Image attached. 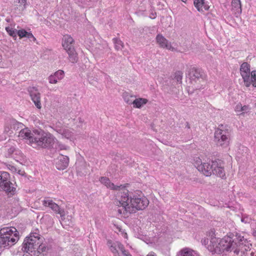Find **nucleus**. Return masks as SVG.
<instances>
[{
  "label": "nucleus",
  "mask_w": 256,
  "mask_h": 256,
  "mask_svg": "<svg viewBox=\"0 0 256 256\" xmlns=\"http://www.w3.org/2000/svg\"><path fill=\"white\" fill-rule=\"evenodd\" d=\"M17 172L18 174L20 175H21V176H24L25 174V172L22 170H18L17 169V172Z\"/></svg>",
  "instance_id": "ea45409f"
},
{
  "label": "nucleus",
  "mask_w": 256,
  "mask_h": 256,
  "mask_svg": "<svg viewBox=\"0 0 256 256\" xmlns=\"http://www.w3.org/2000/svg\"><path fill=\"white\" fill-rule=\"evenodd\" d=\"M8 168L12 172H17V168L16 166L12 164H6Z\"/></svg>",
  "instance_id": "f704fd0d"
},
{
  "label": "nucleus",
  "mask_w": 256,
  "mask_h": 256,
  "mask_svg": "<svg viewBox=\"0 0 256 256\" xmlns=\"http://www.w3.org/2000/svg\"><path fill=\"white\" fill-rule=\"evenodd\" d=\"M23 154L22 152L18 149H16L14 147H11L8 149L7 152L6 154V157H12L16 160L18 158V156L22 157Z\"/></svg>",
  "instance_id": "f3484780"
},
{
  "label": "nucleus",
  "mask_w": 256,
  "mask_h": 256,
  "mask_svg": "<svg viewBox=\"0 0 256 256\" xmlns=\"http://www.w3.org/2000/svg\"><path fill=\"white\" fill-rule=\"evenodd\" d=\"M150 17L152 18V19H154L156 18V13L154 12V13H152L150 16Z\"/></svg>",
  "instance_id": "79ce46f5"
},
{
  "label": "nucleus",
  "mask_w": 256,
  "mask_h": 256,
  "mask_svg": "<svg viewBox=\"0 0 256 256\" xmlns=\"http://www.w3.org/2000/svg\"><path fill=\"white\" fill-rule=\"evenodd\" d=\"M116 228L118 229V230L120 232H122V229L121 228H120V226H116Z\"/></svg>",
  "instance_id": "a18cd8bd"
},
{
  "label": "nucleus",
  "mask_w": 256,
  "mask_h": 256,
  "mask_svg": "<svg viewBox=\"0 0 256 256\" xmlns=\"http://www.w3.org/2000/svg\"><path fill=\"white\" fill-rule=\"evenodd\" d=\"M18 137L26 140L34 148H48L54 142L52 136L45 132L42 129H22Z\"/></svg>",
  "instance_id": "f03ea898"
},
{
  "label": "nucleus",
  "mask_w": 256,
  "mask_h": 256,
  "mask_svg": "<svg viewBox=\"0 0 256 256\" xmlns=\"http://www.w3.org/2000/svg\"><path fill=\"white\" fill-rule=\"evenodd\" d=\"M114 203L116 206L123 208V210H118V214L125 215L145 209L149 204V200L144 196H133L130 198L128 190L125 188L122 192L115 194Z\"/></svg>",
  "instance_id": "f257e3e1"
},
{
  "label": "nucleus",
  "mask_w": 256,
  "mask_h": 256,
  "mask_svg": "<svg viewBox=\"0 0 256 256\" xmlns=\"http://www.w3.org/2000/svg\"><path fill=\"white\" fill-rule=\"evenodd\" d=\"M203 163L199 157H196L194 159L193 164L198 170H199V166H202Z\"/></svg>",
  "instance_id": "7c9ffc66"
},
{
  "label": "nucleus",
  "mask_w": 256,
  "mask_h": 256,
  "mask_svg": "<svg viewBox=\"0 0 256 256\" xmlns=\"http://www.w3.org/2000/svg\"><path fill=\"white\" fill-rule=\"evenodd\" d=\"M100 181L106 188L110 190H116V193L119 192H123L124 189L126 188L128 186V184L116 186L114 183L112 182L107 177H101L100 179Z\"/></svg>",
  "instance_id": "1a4fd4ad"
},
{
  "label": "nucleus",
  "mask_w": 256,
  "mask_h": 256,
  "mask_svg": "<svg viewBox=\"0 0 256 256\" xmlns=\"http://www.w3.org/2000/svg\"><path fill=\"white\" fill-rule=\"evenodd\" d=\"M68 54V60L72 64H75L78 62V56L74 48H70L68 50H66Z\"/></svg>",
  "instance_id": "4be33fe9"
},
{
  "label": "nucleus",
  "mask_w": 256,
  "mask_h": 256,
  "mask_svg": "<svg viewBox=\"0 0 256 256\" xmlns=\"http://www.w3.org/2000/svg\"><path fill=\"white\" fill-rule=\"evenodd\" d=\"M228 134L226 129H217L214 133V140L221 146H222L225 143L228 144Z\"/></svg>",
  "instance_id": "0eeeda50"
},
{
  "label": "nucleus",
  "mask_w": 256,
  "mask_h": 256,
  "mask_svg": "<svg viewBox=\"0 0 256 256\" xmlns=\"http://www.w3.org/2000/svg\"><path fill=\"white\" fill-rule=\"evenodd\" d=\"M148 100L144 98H136L132 102H130L133 104V106L136 108H140L142 106L146 104Z\"/></svg>",
  "instance_id": "5701e85b"
},
{
  "label": "nucleus",
  "mask_w": 256,
  "mask_h": 256,
  "mask_svg": "<svg viewBox=\"0 0 256 256\" xmlns=\"http://www.w3.org/2000/svg\"><path fill=\"white\" fill-rule=\"evenodd\" d=\"M242 112L240 114V116H244L245 113L249 112L250 108L248 106H242Z\"/></svg>",
  "instance_id": "c9c22d12"
},
{
  "label": "nucleus",
  "mask_w": 256,
  "mask_h": 256,
  "mask_svg": "<svg viewBox=\"0 0 256 256\" xmlns=\"http://www.w3.org/2000/svg\"><path fill=\"white\" fill-rule=\"evenodd\" d=\"M156 41L159 46L162 48H166L171 51H176V49L172 46L171 42H169L162 34H158L156 36Z\"/></svg>",
  "instance_id": "f8f14e48"
},
{
  "label": "nucleus",
  "mask_w": 256,
  "mask_h": 256,
  "mask_svg": "<svg viewBox=\"0 0 256 256\" xmlns=\"http://www.w3.org/2000/svg\"><path fill=\"white\" fill-rule=\"evenodd\" d=\"M240 72L243 80L246 81V75L250 74V65L246 62H243L240 66Z\"/></svg>",
  "instance_id": "412c9836"
},
{
  "label": "nucleus",
  "mask_w": 256,
  "mask_h": 256,
  "mask_svg": "<svg viewBox=\"0 0 256 256\" xmlns=\"http://www.w3.org/2000/svg\"><path fill=\"white\" fill-rule=\"evenodd\" d=\"M28 32L24 30H21L17 31L16 34L20 37V38L26 37L27 34Z\"/></svg>",
  "instance_id": "72a5a7b5"
},
{
  "label": "nucleus",
  "mask_w": 256,
  "mask_h": 256,
  "mask_svg": "<svg viewBox=\"0 0 256 256\" xmlns=\"http://www.w3.org/2000/svg\"><path fill=\"white\" fill-rule=\"evenodd\" d=\"M125 100H126V102L127 103H128V100H126V98H125Z\"/></svg>",
  "instance_id": "de8ad7c7"
},
{
  "label": "nucleus",
  "mask_w": 256,
  "mask_h": 256,
  "mask_svg": "<svg viewBox=\"0 0 256 256\" xmlns=\"http://www.w3.org/2000/svg\"><path fill=\"white\" fill-rule=\"evenodd\" d=\"M28 91L36 106L38 108L40 109L42 108L40 94L38 92V90L36 87H29L28 88Z\"/></svg>",
  "instance_id": "9d476101"
},
{
  "label": "nucleus",
  "mask_w": 256,
  "mask_h": 256,
  "mask_svg": "<svg viewBox=\"0 0 256 256\" xmlns=\"http://www.w3.org/2000/svg\"><path fill=\"white\" fill-rule=\"evenodd\" d=\"M147 256H156L154 252H150L147 255Z\"/></svg>",
  "instance_id": "37998d69"
},
{
  "label": "nucleus",
  "mask_w": 256,
  "mask_h": 256,
  "mask_svg": "<svg viewBox=\"0 0 256 256\" xmlns=\"http://www.w3.org/2000/svg\"><path fill=\"white\" fill-rule=\"evenodd\" d=\"M232 6L235 8L238 12H241V3L240 0H232Z\"/></svg>",
  "instance_id": "bb28decb"
},
{
  "label": "nucleus",
  "mask_w": 256,
  "mask_h": 256,
  "mask_svg": "<svg viewBox=\"0 0 256 256\" xmlns=\"http://www.w3.org/2000/svg\"><path fill=\"white\" fill-rule=\"evenodd\" d=\"M108 244L110 246V250L111 252L115 255L118 254V251L117 250V248L120 250L122 252L124 250V247L123 244H122L119 242H112L111 240L108 241Z\"/></svg>",
  "instance_id": "a211bd4d"
},
{
  "label": "nucleus",
  "mask_w": 256,
  "mask_h": 256,
  "mask_svg": "<svg viewBox=\"0 0 256 256\" xmlns=\"http://www.w3.org/2000/svg\"><path fill=\"white\" fill-rule=\"evenodd\" d=\"M6 32L12 36L16 37V30H13V28L7 27L6 28Z\"/></svg>",
  "instance_id": "473e14b6"
},
{
  "label": "nucleus",
  "mask_w": 256,
  "mask_h": 256,
  "mask_svg": "<svg viewBox=\"0 0 256 256\" xmlns=\"http://www.w3.org/2000/svg\"><path fill=\"white\" fill-rule=\"evenodd\" d=\"M10 175L7 172H3L0 173V185L3 182L6 180V179H9Z\"/></svg>",
  "instance_id": "c756f323"
},
{
  "label": "nucleus",
  "mask_w": 256,
  "mask_h": 256,
  "mask_svg": "<svg viewBox=\"0 0 256 256\" xmlns=\"http://www.w3.org/2000/svg\"><path fill=\"white\" fill-rule=\"evenodd\" d=\"M44 238L40 236L38 230L30 232L26 237L22 244V249L26 252L38 250V253L46 251V247L43 244Z\"/></svg>",
  "instance_id": "7ed1b4c3"
},
{
  "label": "nucleus",
  "mask_w": 256,
  "mask_h": 256,
  "mask_svg": "<svg viewBox=\"0 0 256 256\" xmlns=\"http://www.w3.org/2000/svg\"><path fill=\"white\" fill-rule=\"evenodd\" d=\"M18 239L19 234L15 228L6 227L0 230V247L13 245Z\"/></svg>",
  "instance_id": "39448f33"
},
{
  "label": "nucleus",
  "mask_w": 256,
  "mask_h": 256,
  "mask_svg": "<svg viewBox=\"0 0 256 256\" xmlns=\"http://www.w3.org/2000/svg\"><path fill=\"white\" fill-rule=\"evenodd\" d=\"M253 234H254V236L255 237H256V230H255V231L254 232Z\"/></svg>",
  "instance_id": "49530a36"
},
{
  "label": "nucleus",
  "mask_w": 256,
  "mask_h": 256,
  "mask_svg": "<svg viewBox=\"0 0 256 256\" xmlns=\"http://www.w3.org/2000/svg\"><path fill=\"white\" fill-rule=\"evenodd\" d=\"M189 76L192 84L204 82L202 72L199 68H192L190 69Z\"/></svg>",
  "instance_id": "9b49d317"
},
{
  "label": "nucleus",
  "mask_w": 256,
  "mask_h": 256,
  "mask_svg": "<svg viewBox=\"0 0 256 256\" xmlns=\"http://www.w3.org/2000/svg\"><path fill=\"white\" fill-rule=\"evenodd\" d=\"M12 185V183L10 182L8 179H6L0 185V188L8 194H12L14 192L16 188Z\"/></svg>",
  "instance_id": "6ab92c4d"
},
{
  "label": "nucleus",
  "mask_w": 256,
  "mask_h": 256,
  "mask_svg": "<svg viewBox=\"0 0 256 256\" xmlns=\"http://www.w3.org/2000/svg\"><path fill=\"white\" fill-rule=\"evenodd\" d=\"M246 81L244 80V85L249 87L252 84L253 87H256V70L252 71L250 74L246 75Z\"/></svg>",
  "instance_id": "dca6fc26"
},
{
  "label": "nucleus",
  "mask_w": 256,
  "mask_h": 256,
  "mask_svg": "<svg viewBox=\"0 0 256 256\" xmlns=\"http://www.w3.org/2000/svg\"><path fill=\"white\" fill-rule=\"evenodd\" d=\"M10 127L13 128H22L24 125L21 122H16L14 120H10Z\"/></svg>",
  "instance_id": "c85d7f7f"
},
{
  "label": "nucleus",
  "mask_w": 256,
  "mask_h": 256,
  "mask_svg": "<svg viewBox=\"0 0 256 256\" xmlns=\"http://www.w3.org/2000/svg\"><path fill=\"white\" fill-rule=\"evenodd\" d=\"M74 39L70 36H64L63 38L62 46L66 50H68L70 48H74L73 44Z\"/></svg>",
  "instance_id": "aec40b11"
},
{
  "label": "nucleus",
  "mask_w": 256,
  "mask_h": 256,
  "mask_svg": "<svg viewBox=\"0 0 256 256\" xmlns=\"http://www.w3.org/2000/svg\"><path fill=\"white\" fill-rule=\"evenodd\" d=\"M14 2L20 4V6H23L24 7L26 4V0H15Z\"/></svg>",
  "instance_id": "e433bc0d"
},
{
  "label": "nucleus",
  "mask_w": 256,
  "mask_h": 256,
  "mask_svg": "<svg viewBox=\"0 0 256 256\" xmlns=\"http://www.w3.org/2000/svg\"><path fill=\"white\" fill-rule=\"evenodd\" d=\"M122 253L124 256H132L128 252L126 251L125 249H124V250L122 251Z\"/></svg>",
  "instance_id": "a19ab883"
},
{
  "label": "nucleus",
  "mask_w": 256,
  "mask_h": 256,
  "mask_svg": "<svg viewBox=\"0 0 256 256\" xmlns=\"http://www.w3.org/2000/svg\"><path fill=\"white\" fill-rule=\"evenodd\" d=\"M64 77V72L62 70H58L54 74L48 77V80L51 84H56L58 80H62Z\"/></svg>",
  "instance_id": "2eb2a0df"
},
{
  "label": "nucleus",
  "mask_w": 256,
  "mask_h": 256,
  "mask_svg": "<svg viewBox=\"0 0 256 256\" xmlns=\"http://www.w3.org/2000/svg\"><path fill=\"white\" fill-rule=\"evenodd\" d=\"M122 235L124 236V237L126 238H128V234L126 233V232H122Z\"/></svg>",
  "instance_id": "c03bdc74"
},
{
  "label": "nucleus",
  "mask_w": 256,
  "mask_h": 256,
  "mask_svg": "<svg viewBox=\"0 0 256 256\" xmlns=\"http://www.w3.org/2000/svg\"><path fill=\"white\" fill-rule=\"evenodd\" d=\"M236 247V242L232 240V238L228 236H225L221 239L216 237L212 238L210 244L208 246L210 250L216 253H220L225 250H234L237 252L238 250Z\"/></svg>",
  "instance_id": "20e7f679"
},
{
  "label": "nucleus",
  "mask_w": 256,
  "mask_h": 256,
  "mask_svg": "<svg viewBox=\"0 0 256 256\" xmlns=\"http://www.w3.org/2000/svg\"><path fill=\"white\" fill-rule=\"evenodd\" d=\"M112 40L114 44V48L116 50H121L124 48V44L120 39L114 38Z\"/></svg>",
  "instance_id": "a878e982"
},
{
  "label": "nucleus",
  "mask_w": 256,
  "mask_h": 256,
  "mask_svg": "<svg viewBox=\"0 0 256 256\" xmlns=\"http://www.w3.org/2000/svg\"><path fill=\"white\" fill-rule=\"evenodd\" d=\"M193 253L194 251L187 248H184L180 251L182 256H194Z\"/></svg>",
  "instance_id": "cd10ccee"
},
{
  "label": "nucleus",
  "mask_w": 256,
  "mask_h": 256,
  "mask_svg": "<svg viewBox=\"0 0 256 256\" xmlns=\"http://www.w3.org/2000/svg\"><path fill=\"white\" fill-rule=\"evenodd\" d=\"M194 4L199 12H202L204 10H204H208L207 6L204 5V0H195L194 2Z\"/></svg>",
  "instance_id": "393cba45"
},
{
  "label": "nucleus",
  "mask_w": 256,
  "mask_h": 256,
  "mask_svg": "<svg viewBox=\"0 0 256 256\" xmlns=\"http://www.w3.org/2000/svg\"><path fill=\"white\" fill-rule=\"evenodd\" d=\"M174 80H176L177 82L182 83V72L178 71L175 73Z\"/></svg>",
  "instance_id": "2f4dec72"
},
{
  "label": "nucleus",
  "mask_w": 256,
  "mask_h": 256,
  "mask_svg": "<svg viewBox=\"0 0 256 256\" xmlns=\"http://www.w3.org/2000/svg\"><path fill=\"white\" fill-rule=\"evenodd\" d=\"M42 204L46 207H49L56 214H60L62 218H64L66 216L64 209H61L60 206L53 202L50 198H46L42 200Z\"/></svg>",
  "instance_id": "6e6552de"
},
{
  "label": "nucleus",
  "mask_w": 256,
  "mask_h": 256,
  "mask_svg": "<svg viewBox=\"0 0 256 256\" xmlns=\"http://www.w3.org/2000/svg\"><path fill=\"white\" fill-rule=\"evenodd\" d=\"M212 162H204L202 166H199L198 171L206 176L212 174Z\"/></svg>",
  "instance_id": "4468645a"
},
{
  "label": "nucleus",
  "mask_w": 256,
  "mask_h": 256,
  "mask_svg": "<svg viewBox=\"0 0 256 256\" xmlns=\"http://www.w3.org/2000/svg\"><path fill=\"white\" fill-rule=\"evenodd\" d=\"M183 2H186V0H181Z\"/></svg>",
  "instance_id": "09e8293b"
},
{
  "label": "nucleus",
  "mask_w": 256,
  "mask_h": 256,
  "mask_svg": "<svg viewBox=\"0 0 256 256\" xmlns=\"http://www.w3.org/2000/svg\"><path fill=\"white\" fill-rule=\"evenodd\" d=\"M212 232L214 234V231L212 230Z\"/></svg>",
  "instance_id": "8fccbe9b"
},
{
  "label": "nucleus",
  "mask_w": 256,
  "mask_h": 256,
  "mask_svg": "<svg viewBox=\"0 0 256 256\" xmlns=\"http://www.w3.org/2000/svg\"><path fill=\"white\" fill-rule=\"evenodd\" d=\"M69 164V158L68 156L60 155L57 158V162L56 163V166L58 170H64L66 168Z\"/></svg>",
  "instance_id": "ddd939ff"
},
{
  "label": "nucleus",
  "mask_w": 256,
  "mask_h": 256,
  "mask_svg": "<svg viewBox=\"0 0 256 256\" xmlns=\"http://www.w3.org/2000/svg\"><path fill=\"white\" fill-rule=\"evenodd\" d=\"M26 38H28L29 39L32 38L34 42L36 40V38L32 34V33H30V32H28L26 36Z\"/></svg>",
  "instance_id": "58836bf2"
},
{
  "label": "nucleus",
  "mask_w": 256,
  "mask_h": 256,
  "mask_svg": "<svg viewBox=\"0 0 256 256\" xmlns=\"http://www.w3.org/2000/svg\"><path fill=\"white\" fill-rule=\"evenodd\" d=\"M242 104H238L235 108V111L236 112H242Z\"/></svg>",
  "instance_id": "4c0bfd02"
},
{
  "label": "nucleus",
  "mask_w": 256,
  "mask_h": 256,
  "mask_svg": "<svg viewBox=\"0 0 256 256\" xmlns=\"http://www.w3.org/2000/svg\"><path fill=\"white\" fill-rule=\"evenodd\" d=\"M212 174L222 178H226L224 163L223 161L218 160L212 161Z\"/></svg>",
  "instance_id": "423d86ee"
},
{
  "label": "nucleus",
  "mask_w": 256,
  "mask_h": 256,
  "mask_svg": "<svg viewBox=\"0 0 256 256\" xmlns=\"http://www.w3.org/2000/svg\"><path fill=\"white\" fill-rule=\"evenodd\" d=\"M57 132L60 134L62 138H70L72 134L69 129H58Z\"/></svg>",
  "instance_id": "b1692460"
}]
</instances>
